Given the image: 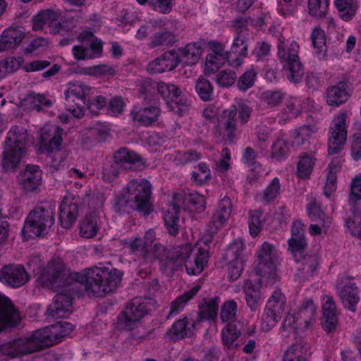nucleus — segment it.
<instances>
[{"instance_id": "obj_1", "label": "nucleus", "mask_w": 361, "mask_h": 361, "mask_svg": "<svg viewBox=\"0 0 361 361\" xmlns=\"http://www.w3.org/2000/svg\"><path fill=\"white\" fill-rule=\"evenodd\" d=\"M211 240V235H207L197 241L194 245L187 243L174 248L169 261V268L174 269L184 266L189 275L200 274L207 264Z\"/></svg>"}, {"instance_id": "obj_2", "label": "nucleus", "mask_w": 361, "mask_h": 361, "mask_svg": "<svg viewBox=\"0 0 361 361\" xmlns=\"http://www.w3.org/2000/svg\"><path fill=\"white\" fill-rule=\"evenodd\" d=\"M72 279L83 286L88 294L101 296L116 288L121 273L115 269L93 267L72 274Z\"/></svg>"}, {"instance_id": "obj_3", "label": "nucleus", "mask_w": 361, "mask_h": 361, "mask_svg": "<svg viewBox=\"0 0 361 361\" xmlns=\"http://www.w3.org/2000/svg\"><path fill=\"white\" fill-rule=\"evenodd\" d=\"M27 130L13 126L8 132L1 154V166L6 171L14 172L24 161L27 149Z\"/></svg>"}, {"instance_id": "obj_4", "label": "nucleus", "mask_w": 361, "mask_h": 361, "mask_svg": "<svg viewBox=\"0 0 361 361\" xmlns=\"http://www.w3.org/2000/svg\"><path fill=\"white\" fill-rule=\"evenodd\" d=\"M255 271L260 284L274 283L278 277L280 264L279 256L276 248L268 243H264L257 250Z\"/></svg>"}, {"instance_id": "obj_5", "label": "nucleus", "mask_w": 361, "mask_h": 361, "mask_svg": "<svg viewBox=\"0 0 361 361\" xmlns=\"http://www.w3.org/2000/svg\"><path fill=\"white\" fill-rule=\"evenodd\" d=\"M152 185L146 179L130 181L117 199V204L123 207L130 204L131 207L148 214L150 211Z\"/></svg>"}, {"instance_id": "obj_6", "label": "nucleus", "mask_w": 361, "mask_h": 361, "mask_svg": "<svg viewBox=\"0 0 361 361\" xmlns=\"http://www.w3.org/2000/svg\"><path fill=\"white\" fill-rule=\"evenodd\" d=\"M95 89L82 82H70L65 91L66 110L74 118H82L88 99L94 95Z\"/></svg>"}, {"instance_id": "obj_7", "label": "nucleus", "mask_w": 361, "mask_h": 361, "mask_svg": "<svg viewBox=\"0 0 361 361\" xmlns=\"http://www.w3.org/2000/svg\"><path fill=\"white\" fill-rule=\"evenodd\" d=\"M54 222V212L51 208L36 207L27 216L22 233L25 239L44 235Z\"/></svg>"}, {"instance_id": "obj_8", "label": "nucleus", "mask_w": 361, "mask_h": 361, "mask_svg": "<svg viewBox=\"0 0 361 361\" xmlns=\"http://www.w3.org/2000/svg\"><path fill=\"white\" fill-rule=\"evenodd\" d=\"M278 54L282 62L287 78L292 82H298L302 75L303 71L298 56L299 45L292 41L288 46L285 44L284 38L281 36L278 39Z\"/></svg>"}, {"instance_id": "obj_9", "label": "nucleus", "mask_w": 361, "mask_h": 361, "mask_svg": "<svg viewBox=\"0 0 361 361\" xmlns=\"http://www.w3.org/2000/svg\"><path fill=\"white\" fill-rule=\"evenodd\" d=\"M45 27L52 35L61 34L71 28V20L59 9H45L39 11L33 18L32 28L39 31Z\"/></svg>"}, {"instance_id": "obj_10", "label": "nucleus", "mask_w": 361, "mask_h": 361, "mask_svg": "<svg viewBox=\"0 0 361 361\" xmlns=\"http://www.w3.org/2000/svg\"><path fill=\"white\" fill-rule=\"evenodd\" d=\"M347 118V113L341 111L334 117L331 123L328 142L329 154H338L344 148L348 135Z\"/></svg>"}, {"instance_id": "obj_11", "label": "nucleus", "mask_w": 361, "mask_h": 361, "mask_svg": "<svg viewBox=\"0 0 361 361\" xmlns=\"http://www.w3.org/2000/svg\"><path fill=\"white\" fill-rule=\"evenodd\" d=\"M41 350L35 332L31 336L0 343V361L5 357H16Z\"/></svg>"}, {"instance_id": "obj_12", "label": "nucleus", "mask_w": 361, "mask_h": 361, "mask_svg": "<svg viewBox=\"0 0 361 361\" xmlns=\"http://www.w3.org/2000/svg\"><path fill=\"white\" fill-rule=\"evenodd\" d=\"M156 90L167 106L174 113L181 115L188 109L187 98L176 85L161 81L157 83Z\"/></svg>"}, {"instance_id": "obj_13", "label": "nucleus", "mask_w": 361, "mask_h": 361, "mask_svg": "<svg viewBox=\"0 0 361 361\" xmlns=\"http://www.w3.org/2000/svg\"><path fill=\"white\" fill-rule=\"evenodd\" d=\"M316 310L312 300L305 301L298 312H288L283 322L284 327L298 331L307 329L315 321Z\"/></svg>"}, {"instance_id": "obj_14", "label": "nucleus", "mask_w": 361, "mask_h": 361, "mask_svg": "<svg viewBox=\"0 0 361 361\" xmlns=\"http://www.w3.org/2000/svg\"><path fill=\"white\" fill-rule=\"evenodd\" d=\"M154 239L155 233L149 229L146 232L144 240L135 237L126 243V247L135 255L142 257L146 262L151 263L157 257L155 252L161 249L160 245H152Z\"/></svg>"}, {"instance_id": "obj_15", "label": "nucleus", "mask_w": 361, "mask_h": 361, "mask_svg": "<svg viewBox=\"0 0 361 361\" xmlns=\"http://www.w3.org/2000/svg\"><path fill=\"white\" fill-rule=\"evenodd\" d=\"M73 330V324L68 322H60L35 332L42 349L57 343L58 340L61 338L69 336Z\"/></svg>"}, {"instance_id": "obj_16", "label": "nucleus", "mask_w": 361, "mask_h": 361, "mask_svg": "<svg viewBox=\"0 0 361 361\" xmlns=\"http://www.w3.org/2000/svg\"><path fill=\"white\" fill-rule=\"evenodd\" d=\"M63 130L58 126L46 124L40 130L38 150L42 154H51L59 150L62 144Z\"/></svg>"}, {"instance_id": "obj_17", "label": "nucleus", "mask_w": 361, "mask_h": 361, "mask_svg": "<svg viewBox=\"0 0 361 361\" xmlns=\"http://www.w3.org/2000/svg\"><path fill=\"white\" fill-rule=\"evenodd\" d=\"M245 245L241 239H237L231 243L226 253L227 259L230 261L228 263V276L231 281L238 279L245 267L246 257L243 253Z\"/></svg>"}, {"instance_id": "obj_18", "label": "nucleus", "mask_w": 361, "mask_h": 361, "mask_svg": "<svg viewBox=\"0 0 361 361\" xmlns=\"http://www.w3.org/2000/svg\"><path fill=\"white\" fill-rule=\"evenodd\" d=\"M149 310L147 304L141 299L135 298L129 303L123 313L118 317V324L121 329H130L133 324L142 319Z\"/></svg>"}, {"instance_id": "obj_19", "label": "nucleus", "mask_w": 361, "mask_h": 361, "mask_svg": "<svg viewBox=\"0 0 361 361\" xmlns=\"http://www.w3.org/2000/svg\"><path fill=\"white\" fill-rule=\"evenodd\" d=\"M336 288L343 306L349 310L355 312L360 301V295L357 288L353 280L348 277L341 276L336 281Z\"/></svg>"}, {"instance_id": "obj_20", "label": "nucleus", "mask_w": 361, "mask_h": 361, "mask_svg": "<svg viewBox=\"0 0 361 361\" xmlns=\"http://www.w3.org/2000/svg\"><path fill=\"white\" fill-rule=\"evenodd\" d=\"M237 106L232 105L221 113L216 128V133L225 140H232L236 131Z\"/></svg>"}, {"instance_id": "obj_21", "label": "nucleus", "mask_w": 361, "mask_h": 361, "mask_svg": "<svg viewBox=\"0 0 361 361\" xmlns=\"http://www.w3.org/2000/svg\"><path fill=\"white\" fill-rule=\"evenodd\" d=\"M210 52L206 57L204 72L206 74H212L217 71L226 61L228 63V54L224 49V46L216 41L209 42Z\"/></svg>"}, {"instance_id": "obj_22", "label": "nucleus", "mask_w": 361, "mask_h": 361, "mask_svg": "<svg viewBox=\"0 0 361 361\" xmlns=\"http://www.w3.org/2000/svg\"><path fill=\"white\" fill-rule=\"evenodd\" d=\"M63 270V264L61 259L51 260L40 271L37 281L42 286L54 288L59 283Z\"/></svg>"}, {"instance_id": "obj_23", "label": "nucleus", "mask_w": 361, "mask_h": 361, "mask_svg": "<svg viewBox=\"0 0 361 361\" xmlns=\"http://www.w3.org/2000/svg\"><path fill=\"white\" fill-rule=\"evenodd\" d=\"M29 280L25 269L19 265L4 267L0 270V281L13 288H19L25 285Z\"/></svg>"}, {"instance_id": "obj_24", "label": "nucleus", "mask_w": 361, "mask_h": 361, "mask_svg": "<svg viewBox=\"0 0 361 361\" xmlns=\"http://www.w3.org/2000/svg\"><path fill=\"white\" fill-rule=\"evenodd\" d=\"M175 203H180L184 210L192 213H202L206 209V200L204 196L197 192L178 193L174 195Z\"/></svg>"}, {"instance_id": "obj_25", "label": "nucleus", "mask_w": 361, "mask_h": 361, "mask_svg": "<svg viewBox=\"0 0 361 361\" xmlns=\"http://www.w3.org/2000/svg\"><path fill=\"white\" fill-rule=\"evenodd\" d=\"M179 63L180 59L176 52L169 51L150 61L147 65V70L152 74L161 73L173 70Z\"/></svg>"}, {"instance_id": "obj_26", "label": "nucleus", "mask_w": 361, "mask_h": 361, "mask_svg": "<svg viewBox=\"0 0 361 361\" xmlns=\"http://www.w3.org/2000/svg\"><path fill=\"white\" fill-rule=\"evenodd\" d=\"M72 312V296L68 291L58 293L47 310V314L53 318L67 317Z\"/></svg>"}, {"instance_id": "obj_27", "label": "nucleus", "mask_w": 361, "mask_h": 361, "mask_svg": "<svg viewBox=\"0 0 361 361\" xmlns=\"http://www.w3.org/2000/svg\"><path fill=\"white\" fill-rule=\"evenodd\" d=\"M20 321V314L11 301L6 297H0V332L18 325Z\"/></svg>"}, {"instance_id": "obj_28", "label": "nucleus", "mask_w": 361, "mask_h": 361, "mask_svg": "<svg viewBox=\"0 0 361 361\" xmlns=\"http://www.w3.org/2000/svg\"><path fill=\"white\" fill-rule=\"evenodd\" d=\"M42 171L35 165L27 166L18 176V183L25 191L31 192L38 188L42 182Z\"/></svg>"}, {"instance_id": "obj_29", "label": "nucleus", "mask_w": 361, "mask_h": 361, "mask_svg": "<svg viewBox=\"0 0 361 361\" xmlns=\"http://www.w3.org/2000/svg\"><path fill=\"white\" fill-rule=\"evenodd\" d=\"M78 215L77 202L71 195L63 199L60 205L59 218L62 227L71 228L76 221Z\"/></svg>"}, {"instance_id": "obj_30", "label": "nucleus", "mask_w": 361, "mask_h": 361, "mask_svg": "<svg viewBox=\"0 0 361 361\" xmlns=\"http://www.w3.org/2000/svg\"><path fill=\"white\" fill-rule=\"evenodd\" d=\"M54 99L45 94L30 93L27 94L20 102V108L24 111H41L52 106Z\"/></svg>"}, {"instance_id": "obj_31", "label": "nucleus", "mask_w": 361, "mask_h": 361, "mask_svg": "<svg viewBox=\"0 0 361 361\" xmlns=\"http://www.w3.org/2000/svg\"><path fill=\"white\" fill-rule=\"evenodd\" d=\"M312 102L299 97H290L286 103V107L279 116V121H286L297 118L303 111L307 109Z\"/></svg>"}, {"instance_id": "obj_32", "label": "nucleus", "mask_w": 361, "mask_h": 361, "mask_svg": "<svg viewBox=\"0 0 361 361\" xmlns=\"http://www.w3.org/2000/svg\"><path fill=\"white\" fill-rule=\"evenodd\" d=\"M247 55V44L244 35L239 34L233 39L228 53V64L232 67L240 66Z\"/></svg>"}, {"instance_id": "obj_33", "label": "nucleus", "mask_w": 361, "mask_h": 361, "mask_svg": "<svg viewBox=\"0 0 361 361\" xmlns=\"http://www.w3.org/2000/svg\"><path fill=\"white\" fill-rule=\"evenodd\" d=\"M102 212L97 210L85 216L79 224V234L84 238H94L100 227Z\"/></svg>"}, {"instance_id": "obj_34", "label": "nucleus", "mask_w": 361, "mask_h": 361, "mask_svg": "<svg viewBox=\"0 0 361 361\" xmlns=\"http://www.w3.org/2000/svg\"><path fill=\"white\" fill-rule=\"evenodd\" d=\"M231 202L228 197H224L219 202L212 216V223L214 228L210 229L212 232H216L225 225L231 216Z\"/></svg>"}, {"instance_id": "obj_35", "label": "nucleus", "mask_w": 361, "mask_h": 361, "mask_svg": "<svg viewBox=\"0 0 361 361\" xmlns=\"http://www.w3.org/2000/svg\"><path fill=\"white\" fill-rule=\"evenodd\" d=\"M289 250L295 256L300 253L307 246L304 236V225L300 221H295L291 226V237L288 239Z\"/></svg>"}, {"instance_id": "obj_36", "label": "nucleus", "mask_w": 361, "mask_h": 361, "mask_svg": "<svg viewBox=\"0 0 361 361\" xmlns=\"http://www.w3.org/2000/svg\"><path fill=\"white\" fill-rule=\"evenodd\" d=\"M203 52V45L202 42H193L188 44L185 47L178 49L176 53L180 59V62L192 66L196 64Z\"/></svg>"}, {"instance_id": "obj_37", "label": "nucleus", "mask_w": 361, "mask_h": 361, "mask_svg": "<svg viewBox=\"0 0 361 361\" xmlns=\"http://www.w3.org/2000/svg\"><path fill=\"white\" fill-rule=\"evenodd\" d=\"M350 93L344 82H338L329 87L326 90V103L331 106H338L345 103L349 98Z\"/></svg>"}, {"instance_id": "obj_38", "label": "nucleus", "mask_w": 361, "mask_h": 361, "mask_svg": "<svg viewBox=\"0 0 361 361\" xmlns=\"http://www.w3.org/2000/svg\"><path fill=\"white\" fill-rule=\"evenodd\" d=\"M334 5L339 18L345 22L352 20L360 8L358 0H334Z\"/></svg>"}, {"instance_id": "obj_39", "label": "nucleus", "mask_w": 361, "mask_h": 361, "mask_svg": "<svg viewBox=\"0 0 361 361\" xmlns=\"http://www.w3.org/2000/svg\"><path fill=\"white\" fill-rule=\"evenodd\" d=\"M316 158L313 154L302 153L298 159L296 175L299 178L307 179L314 169Z\"/></svg>"}, {"instance_id": "obj_40", "label": "nucleus", "mask_w": 361, "mask_h": 361, "mask_svg": "<svg viewBox=\"0 0 361 361\" xmlns=\"http://www.w3.org/2000/svg\"><path fill=\"white\" fill-rule=\"evenodd\" d=\"M23 37L24 34L20 30L8 28L4 30L0 38V52L15 47Z\"/></svg>"}, {"instance_id": "obj_41", "label": "nucleus", "mask_w": 361, "mask_h": 361, "mask_svg": "<svg viewBox=\"0 0 361 361\" xmlns=\"http://www.w3.org/2000/svg\"><path fill=\"white\" fill-rule=\"evenodd\" d=\"M180 207V203L176 204L173 197V203L164 215L165 225L171 235H176L178 230V211Z\"/></svg>"}, {"instance_id": "obj_42", "label": "nucleus", "mask_w": 361, "mask_h": 361, "mask_svg": "<svg viewBox=\"0 0 361 361\" xmlns=\"http://www.w3.org/2000/svg\"><path fill=\"white\" fill-rule=\"evenodd\" d=\"M341 169V163L331 162L327 169V174L324 187V195L330 197L336 190L337 174Z\"/></svg>"}, {"instance_id": "obj_43", "label": "nucleus", "mask_w": 361, "mask_h": 361, "mask_svg": "<svg viewBox=\"0 0 361 361\" xmlns=\"http://www.w3.org/2000/svg\"><path fill=\"white\" fill-rule=\"evenodd\" d=\"M160 110L157 106H150L133 111V119L144 126H149L156 121L159 116Z\"/></svg>"}, {"instance_id": "obj_44", "label": "nucleus", "mask_w": 361, "mask_h": 361, "mask_svg": "<svg viewBox=\"0 0 361 361\" xmlns=\"http://www.w3.org/2000/svg\"><path fill=\"white\" fill-rule=\"evenodd\" d=\"M244 291L248 307L253 311L257 310L262 301L259 287H255L251 281H247L245 284Z\"/></svg>"}, {"instance_id": "obj_45", "label": "nucleus", "mask_w": 361, "mask_h": 361, "mask_svg": "<svg viewBox=\"0 0 361 361\" xmlns=\"http://www.w3.org/2000/svg\"><path fill=\"white\" fill-rule=\"evenodd\" d=\"M310 38L314 54L318 57L324 56L326 51L324 31L319 27H314L312 31Z\"/></svg>"}, {"instance_id": "obj_46", "label": "nucleus", "mask_w": 361, "mask_h": 361, "mask_svg": "<svg viewBox=\"0 0 361 361\" xmlns=\"http://www.w3.org/2000/svg\"><path fill=\"white\" fill-rule=\"evenodd\" d=\"M286 298L279 290H276L272 294L266 305V309L272 312L277 316L281 317L285 310Z\"/></svg>"}, {"instance_id": "obj_47", "label": "nucleus", "mask_w": 361, "mask_h": 361, "mask_svg": "<svg viewBox=\"0 0 361 361\" xmlns=\"http://www.w3.org/2000/svg\"><path fill=\"white\" fill-rule=\"evenodd\" d=\"M193 324L189 322L186 318L175 322L170 330V334L176 338L190 336L193 333Z\"/></svg>"}, {"instance_id": "obj_48", "label": "nucleus", "mask_w": 361, "mask_h": 361, "mask_svg": "<svg viewBox=\"0 0 361 361\" xmlns=\"http://www.w3.org/2000/svg\"><path fill=\"white\" fill-rule=\"evenodd\" d=\"M166 24V22L162 19H154L148 20L146 24L142 25L137 31L135 37L138 39L146 38L149 34H152L154 31L160 30Z\"/></svg>"}, {"instance_id": "obj_49", "label": "nucleus", "mask_w": 361, "mask_h": 361, "mask_svg": "<svg viewBox=\"0 0 361 361\" xmlns=\"http://www.w3.org/2000/svg\"><path fill=\"white\" fill-rule=\"evenodd\" d=\"M330 0H308L307 9L310 16L323 18L326 16Z\"/></svg>"}, {"instance_id": "obj_50", "label": "nucleus", "mask_w": 361, "mask_h": 361, "mask_svg": "<svg viewBox=\"0 0 361 361\" xmlns=\"http://www.w3.org/2000/svg\"><path fill=\"white\" fill-rule=\"evenodd\" d=\"M166 25L160 30L154 31L149 44L150 47L168 45L173 42V35L171 32L166 30Z\"/></svg>"}, {"instance_id": "obj_51", "label": "nucleus", "mask_w": 361, "mask_h": 361, "mask_svg": "<svg viewBox=\"0 0 361 361\" xmlns=\"http://www.w3.org/2000/svg\"><path fill=\"white\" fill-rule=\"evenodd\" d=\"M219 307L218 298H209L201 305L200 319H212L217 314Z\"/></svg>"}, {"instance_id": "obj_52", "label": "nucleus", "mask_w": 361, "mask_h": 361, "mask_svg": "<svg viewBox=\"0 0 361 361\" xmlns=\"http://www.w3.org/2000/svg\"><path fill=\"white\" fill-rule=\"evenodd\" d=\"M240 335V331L238 329L236 324H228L226 328L222 330V341L225 345L228 348H233L236 346L235 341Z\"/></svg>"}, {"instance_id": "obj_53", "label": "nucleus", "mask_w": 361, "mask_h": 361, "mask_svg": "<svg viewBox=\"0 0 361 361\" xmlns=\"http://www.w3.org/2000/svg\"><path fill=\"white\" fill-rule=\"evenodd\" d=\"M199 289V286H195L174 300L171 305L170 314L175 315L178 314L184 307L188 301L197 293Z\"/></svg>"}, {"instance_id": "obj_54", "label": "nucleus", "mask_w": 361, "mask_h": 361, "mask_svg": "<svg viewBox=\"0 0 361 361\" xmlns=\"http://www.w3.org/2000/svg\"><path fill=\"white\" fill-rule=\"evenodd\" d=\"M81 73L94 77H105L113 75L114 74V70L111 66L100 64L83 68L81 71Z\"/></svg>"}, {"instance_id": "obj_55", "label": "nucleus", "mask_w": 361, "mask_h": 361, "mask_svg": "<svg viewBox=\"0 0 361 361\" xmlns=\"http://www.w3.org/2000/svg\"><path fill=\"white\" fill-rule=\"evenodd\" d=\"M80 39L83 43L88 44L92 52L90 56H94V58L99 57L102 51V43L101 40L96 38L92 34L87 32L80 35Z\"/></svg>"}, {"instance_id": "obj_56", "label": "nucleus", "mask_w": 361, "mask_h": 361, "mask_svg": "<svg viewBox=\"0 0 361 361\" xmlns=\"http://www.w3.org/2000/svg\"><path fill=\"white\" fill-rule=\"evenodd\" d=\"M116 164L125 166L127 164H133L139 160V156L126 148L118 150L114 156Z\"/></svg>"}, {"instance_id": "obj_57", "label": "nucleus", "mask_w": 361, "mask_h": 361, "mask_svg": "<svg viewBox=\"0 0 361 361\" xmlns=\"http://www.w3.org/2000/svg\"><path fill=\"white\" fill-rule=\"evenodd\" d=\"M317 132L314 127L305 126L300 128L293 133V145H300L307 141Z\"/></svg>"}, {"instance_id": "obj_58", "label": "nucleus", "mask_w": 361, "mask_h": 361, "mask_svg": "<svg viewBox=\"0 0 361 361\" xmlns=\"http://www.w3.org/2000/svg\"><path fill=\"white\" fill-rule=\"evenodd\" d=\"M195 90L204 101L211 99L213 94V87L209 81L203 77H200L196 82Z\"/></svg>"}, {"instance_id": "obj_59", "label": "nucleus", "mask_w": 361, "mask_h": 361, "mask_svg": "<svg viewBox=\"0 0 361 361\" xmlns=\"http://www.w3.org/2000/svg\"><path fill=\"white\" fill-rule=\"evenodd\" d=\"M288 152V147L283 139H278L272 145L271 158L275 161H281Z\"/></svg>"}, {"instance_id": "obj_60", "label": "nucleus", "mask_w": 361, "mask_h": 361, "mask_svg": "<svg viewBox=\"0 0 361 361\" xmlns=\"http://www.w3.org/2000/svg\"><path fill=\"white\" fill-rule=\"evenodd\" d=\"M305 349L300 344H295L286 352L283 361H305Z\"/></svg>"}, {"instance_id": "obj_61", "label": "nucleus", "mask_w": 361, "mask_h": 361, "mask_svg": "<svg viewBox=\"0 0 361 361\" xmlns=\"http://www.w3.org/2000/svg\"><path fill=\"white\" fill-rule=\"evenodd\" d=\"M210 176V170L204 163H200L194 168L192 179L199 184L204 183Z\"/></svg>"}, {"instance_id": "obj_62", "label": "nucleus", "mask_w": 361, "mask_h": 361, "mask_svg": "<svg viewBox=\"0 0 361 361\" xmlns=\"http://www.w3.org/2000/svg\"><path fill=\"white\" fill-rule=\"evenodd\" d=\"M261 216L262 214L259 211H253L250 214L248 225L250 233L252 237L257 236L261 231Z\"/></svg>"}, {"instance_id": "obj_63", "label": "nucleus", "mask_w": 361, "mask_h": 361, "mask_svg": "<svg viewBox=\"0 0 361 361\" xmlns=\"http://www.w3.org/2000/svg\"><path fill=\"white\" fill-rule=\"evenodd\" d=\"M126 104V102L121 97H114L109 102L108 111L111 115L118 116L123 111Z\"/></svg>"}, {"instance_id": "obj_64", "label": "nucleus", "mask_w": 361, "mask_h": 361, "mask_svg": "<svg viewBox=\"0 0 361 361\" xmlns=\"http://www.w3.org/2000/svg\"><path fill=\"white\" fill-rule=\"evenodd\" d=\"M351 157L355 161L361 159V133H355L350 140Z\"/></svg>"}]
</instances>
